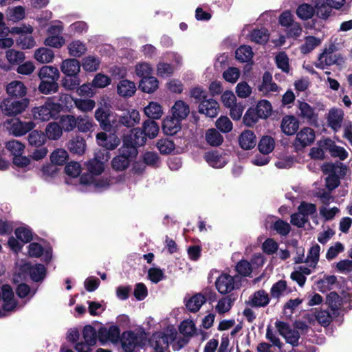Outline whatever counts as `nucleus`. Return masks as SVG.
<instances>
[{
    "label": "nucleus",
    "instance_id": "nucleus-17",
    "mask_svg": "<svg viewBox=\"0 0 352 352\" xmlns=\"http://www.w3.org/2000/svg\"><path fill=\"white\" fill-rule=\"evenodd\" d=\"M344 119V112L340 109H331L328 114V126L335 132L338 131Z\"/></svg>",
    "mask_w": 352,
    "mask_h": 352
},
{
    "label": "nucleus",
    "instance_id": "nucleus-55",
    "mask_svg": "<svg viewBox=\"0 0 352 352\" xmlns=\"http://www.w3.org/2000/svg\"><path fill=\"white\" fill-rule=\"evenodd\" d=\"M265 338L271 343L270 344L272 346H276L280 350H281L283 346V344L280 342L277 333L272 328L270 325L267 327Z\"/></svg>",
    "mask_w": 352,
    "mask_h": 352
},
{
    "label": "nucleus",
    "instance_id": "nucleus-6",
    "mask_svg": "<svg viewBox=\"0 0 352 352\" xmlns=\"http://www.w3.org/2000/svg\"><path fill=\"white\" fill-rule=\"evenodd\" d=\"M275 327L278 333L285 339L286 342L293 346L298 345L300 333L298 330L292 329L289 324L280 320L276 321Z\"/></svg>",
    "mask_w": 352,
    "mask_h": 352
},
{
    "label": "nucleus",
    "instance_id": "nucleus-20",
    "mask_svg": "<svg viewBox=\"0 0 352 352\" xmlns=\"http://www.w3.org/2000/svg\"><path fill=\"white\" fill-rule=\"evenodd\" d=\"M139 344L140 337L138 333L131 331L123 333L122 346L125 351L132 352Z\"/></svg>",
    "mask_w": 352,
    "mask_h": 352
},
{
    "label": "nucleus",
    "instance_id": "nucleus-37",
    "mask_svg": "<svg viewBox=\"0 0 352 352\" xmlns=\"http://www.w3.org/2000/svg\"><path fill=\"white\" fill-rule=\"evenodd\" d=\"M45 134L50 140H56L61 137L63 129L57 122H50L47 125Z\"/></svg>",
    "mask_w": 352,
    "mask_h": 352
},
{
    "label": "nucleus",
    "instance_id": "nucleus-53",
    "mask_svg": "<svg viewBox=\"0 0 352 352\" xmlns=\"http://www.w3.org/2000/svg\"><path fill=\"white\" fill-rule=\"evenodd\" d=\"M336 280L337 278L333 275L324 276L322 278L317 281V286L320 292H324L327 290H330Z\"/></svg>",
    "mask_w": 352,
    "mask_h": 352
},
{
    "label": "nucleus",
    "instance_id": "nucleus-34",
    "mask_svg": "<svg viewBox=\"0 0 352 352\" xmlns=\"http://www.w3.org/2000/svg\"><path fill=\"white\" fill-rule=\"evenodd\" d=\"M250 40L257 44H265L269 40L270 35L265 28L254 29L250 34Z\"/></svg>",
    "mask_w": 352,
    "mask_h": 352
},
{
    "label": "nucleus",
    "instance_id": "nucleus-52",
    "mask_svg": "<svg viewBox=\"0 0 352 352\" xmlns=\"http://www.w3.org/2000/svg\"><path fill=\"white\" fill-rule=\"evenodd\" d=\"M258 147L261 153L269 154L274 148V140L269 136L263 137L258 143Z\"/></svg>",
    "mask_w": 352,
    "mask_h": 352
},
{
    "label": "nucleus",
    "instance_id": "nucleus-2",
    "mask_svg": "<svg viewBox=\"0 0 352 352\" xmlns=\"http://www.w3.org/2000/svg\"><path fill=\"white\" fill-rule=\"evenodd\" d=\"M62 109L61 104L52 102V98H49L44 104L34 109L33 116L36 120L48 121L56 118Z\"/></svg>",
    "mask_w": 352,
    "mask_h": 352
},
{
    "label": "nucleus",
    "instance_id": "nucleus-23",
    "mask_svg": "<svg viewBox=\"0 0 352 352\" xmlns=\"http://www.w3.org/2000/svg\"><path fill=\"white\" fill-rule=\"evenodd\" d=\"M204 159L208 164L215 168H221L227 164V160L224 155L219 154L217 151L206 152Z\"/></svg>",
    "mask_w": 352,
    "mask_h": 352
},
{
    "label": "nucleus",
    "instance_id": "nucleus-57",
    "mask_svg": "<svg viewBox=\"0 0 352 352\" xmlns=\"http://www.w3.org/2000/svg\"><path fill=\"white\" fill-rule=\"evenodd\" d=\"M82 336L84 340L92 344H96L97 340V333L96 329L91 325H86L82 330Z\"/></svg>",
    "mask_w": 352,
    "mask_h": 352
},
{
    "label": "nucleus",
    "instance_id": "nucleus-63",
    "mask_svg": "<svg viewBox=\"0 0 352 352\" xmlns=\"http://www.w3.org/2000/svg\"><path fill=\"white\" fill-rule=\"evenodd\" d=\"M75 106L80 111L83 112L91 111L95 107V101L91 99H76Z\"/></svg>",
    "mask_w": 352,
    "mask_h": 352
},
{
    "label": "nucleus",
    "instance_id": "nucleus-30",
    "mask_svg": "<svg viewBox=\"0 0 352 352\" xmlns=\"http://www.w3.org/2000/svg\"><path fill=\"white\" fill-rule=\"evenodd\" d=\"M41 80L56 81L60 77L59 71L56 67L52 66H43L38 72Z\"/></svg>",
    "mask_w": 352,
    "mask_h": 352
},
{
    "label": "nucleus",
    "instance_id": "nucleus-3",
    "mask_svg": "<svg viewBox=\"0 0 352 352\" xmlns=\"http://www.w3.org/2000/svg\"><path fill=\"white\" fill-rule=\"evenodd\" d=\"M29 99L24 98L21 100L5 98L0 104L2 113L8 116H15L23 113L29 105Z\"/></svg>",
    "mask_w": 352,
    "mask_h": 352
},
{
    "label": "nucleus",
    "instance_id": "nucleus-60",
    "mask_svg": "<svg viewBox=\"0 0 352 352\" xmlns=\"http://www.w3.org/2000/svg\"><path fill=\"white\" fill-rule=\"evenodd\" d=\"M232 303L233 300L230 296L223 297L218 301L215 309L219 314H223L231 309Z\"/></svg>",
    "mask_w": 352,
    "mask_h": 352
},
{
    "label": "nucleus",
    "instance_id": "nucleus-61",
    "mask_svg": "<svg viewBox=\"0 0 352 352\" xmlns=\"http://www.w3.org/2000/svg\"><path fill=\"white\" fill-rule=\"evenodd\" d=\"M276 64L277 67L283 72L289 73V58L285 52H280L275 57Z\"/></svg>",
    "mask_w": 352,
    "mask_h": 352
},
{
    "label": "nucleus",
    "instance_id": "nucleus-43",
    "mask_svg": "<svg viewBox=\"0 0 352 352\" xmlns=\"http://www.w3.org/2000/svg\"><path fill=\"white\" fill-rule=\"evenodd\" d=\"M320 247L318 244L313 245L309 250L305 262L310 267H316L319 261Z\"/></svg>",
    "mask_w": 352,
    "mask_h": 352
},
{
    "label": "nucleus",
    "instance_id": "nucleus-28",
    "mask_svg": "<svg viewBox=\"0 0 352 352\" xmlns=\"http://www.w3.org/2000/svg\"><path fill=\"white\" fill-rule=\"evenodd\" d=\"M181 129L180 120L173 116L167 117L163 121L162 129L164 133L168 135L176 134Z\"/></svg>",
    "mask_w": 352,
    "mask_h": 352
},
{
    "label": "nucleus",
    "instance_id": "nucleus-47",
    "mask_svg": "<svg viewBox=\"0 0 352 352\" xmlns=\"http://www.w3.org/2000/svg\"><path fill=\"white\" fill-rule=\"evenodd\" d=\"M93 120L87 116H79L76 118V127L82 133L91 131L93 127Z\"/></svg>",
    "mask_w": 352,
    "mask_h": 352
},
{
    "label": "nucleus",
    "instance_id": "nucleus-19",
    "mask_svg": "<svg viewBox=\"0 0 352 352\" xmlns=\"http://www.w3.org/2000/svg\"><path fill=\"white\" fill-rule=\"evenodd\" d=\"M219 104L212 99L203 100L199 105V112L210 118H214L218 113Z\"/></svg>",
    "mask_w": 352,
    "mask_h": 352
},
{
    "label": "nucleus",
    "instance_id": "nucleus-14",
    "mask_svg": "<svg viewBox=\"0 0 352 352\" xmlns=\"http://www.w3.org/2000/svg\"><path fill=\"white\" fill-rule=\"evenodd\" d=\"M98 143L100 146L105 148V150H113L120 144V139L118 137L112 133L107 135L104 132H101L96 135Z\"/></svg>",
    "mask_w": 352,
    "mask_h": 352
},
{
    "label": "nucleus",
    "instance_id": "nucleus-7",
    "mask_svg": "<svg viewBox=\"0 0 352 352\" xmlns=\"http://www.w3.org/2000/svg\"><path fill=\"white\" fill-rule=\"evenodd\" d=\"M35 126L32 121L22 122L19 118L7 121V129L14 136L20 137L32 130Z\"/></svg>",
    "mask_w": 352,
    "mask_h": 352
},
{
    "label": "nucleus",
    "instance_id": "nucleus-50",
    "mask_svg": "<svg viewBox=\"0 0 352 352\" xmlns=\"http://www.w3.org/2000/svg\"><path fill=\"white\" fill-rule=\"evenodd\" d=\"M60 124L63 130L70 132L76 127V118L72 115H63L60 118Z\"/></svg>",
    "mask_w": 352,
    "mask_h": 352
},
{
    "label": "nucleus",
    "instance_id": "nucleus-62",
    "mask_svg": "<svg viewBox=\"0 0 352 352\" xmlns=\"http://www.w3.org/2000/svg\"><path fill=\"white\" fill-rule=\"evenodd\" d=\"M25 146L21 142L13 140L6 143V148L14 156L23 154Z\"/></svg>",
    "mask_w": 352,
    "mask_h": 352
},
{
    "label": "nucleus",
    "instance_id": "nucleus-46",
    "mask_svg": "<svg viewBox=\"0 0 352 352\" xmlns=\"http://www.w3.org/2000/svg\"><path fill=\"white\" fill-rule=\"evenodd\" d=\"M6 16L8 21L17 22L25 17V9L21 6L8 8Z\"/></svg>",
    "mask_w": 352,
    "mask_h": 352
},
{
    "label": "nucleus",
    "instance_id": "nucleus-41",
    "mask_svg": "<svg viewBox=\"0 0 352 352\" xmlns=\"http://www.w3.org/2000/svg\"><path fill=\"white\" fill-rule=\"evenodd\" d=\"M54 56L53 51L45 47L39 48L34 53L35 59L41 63H50Z\"/></svg>",
    "mask_w": 352,
    "mask_h": 352
},
{
    "label": "nucleus",
    "instance_id": "nucleus-21",
    "mask_svg": "<svg viewBox=\"0 0 352 352\" xmlns=\"http://www.w3.org/2000/svg\"><path fill=\"white\" fill-rule=\"evenodd\" d=\"M314 140V131L311 128L305 127L296 134V144L304 147L311 144Z\"/></svg>",
    "mask_w": 352,
    "mask_h": 352
},
{
    "label": "nucleus",
    "instance_id": "nucleus-39",
    "mask_svg": "<svg viewBox=\"0 0 352 352\" xmlns=\"http://www.w3.org/2000/svg\"><path fill=\"white\" fill-rule=\"evenodd\" d=\"M144 113L148 118L153 120H157L162 117L163 111L160 104L155 102H151L144 108Z\"/></svg>",
    "mask_w": 352,
    "mask_h": 352
},
{
    "label": "nucleus",
    "instance_id": "nucleus-5",
    "mask_svg": "<svg viewBox=\"0 0 352 352\" xmlns=\"http://www.w3.org/2000/svg\"><path fill=\"white\" fill-rule=\"evenodd\" d=\"M216 294L214 291L206 289L203 293L196 294L186 302V307L190 312L198 311L202 305L208 300L212 302L215 300Z\"/></svg>",
    "mask_w": 352,
    "mask_h": 352
},
{
    "label": "nucleus",
    "instance_id": "nucleus-59",
    "mask_svg": "<svg viewBox=\"0 0 352 352\" xmlns=\"http://www.w3.org/2000/svg\"><path fill=\"white\" fill-rule=\"evenodd\" d=\"M67 157V152L62 148L55 150L50 155L51 162L57 165H63Z\"/></svg>",
    "mask_w": 352,
    "mask_h": 352
},
{
    "label": "nucleus",
    "instance_id": "nucleus-42",
    "mask_svg": "<svg viewBox=\"0 0 352 352\" xmlns=\"http://www.w3.org/2000/svg\"><path fill=\"white\" fill-rule=\"evenodd\" d=\"M45 134L38 130H34L28 135V142L30 145L36 147H40L43 145L46 141Z\"/></svg>",
    "mask_w": 352,
    "mask_h": 352
},
{
    "label": "nucleus",
    "instance_id": "nucleus-31",
    "mask_svg": "<svg viewBox=\"0 0 352 352\" xmlns=\"http://www.w3.org/2000/svg\"><path fill=\"white\" fill-rule=\"evenodd\" d=\"M68 148L73 153L82 155L86 148L85 140L79 135H76L69 142Z\"/></svg>",
    "mask_w": 352,
    "mask_h": 352
},
{
    "label": "nucleus",
    "instance_id": "nucleus-1",
    "mask_svg": "<svg viewBox=\"0 0 352 352\" xmlns=\"http://www.w3.org/2000/svg\"><path fill=\"white\" fill-rule=\"evenodd\" d=\"M104 168L103 162L92 160L89 161L87 163V169L89 173L84 174L80 177V184L87 186L90 190H93L98 192L107 188L109 185L107 180L96 179L94 177V175L101 174Z\"/></svg>",
    "mask_w": 352,
    "mask_h": 352
},
{
    "label": "nucleus",
    "instance_id": "nucleus-18",
    "mask_svg": "<svg viewBox=\"0 0 352 352\" xmlns=\"http://www.w3.org/2000/svg\"><path fill=\"white\" fill-rule=\"evenodd\" d=\"M298 109L300 111V116L306 120L311 124H316L318 120V113L316 109L311 107L305 102H299Z\"/></svg>",
    "mask_w": 352,
    "mask_h": 352
},
{
    "label": "nucleus",
    "instance_id": "nucleus-16",
    "mask_svg": "<svg viewBox=\"0 0 352 352\" xmlns=\"http://www.w3.org/2000/svg\"><path fill=\"white\" fill-rule=\"evenodd\" d=\"M150 342L155 352H164L168 347V336L164 332H156L153 334Z\"/></svg>",
    "mask_w": 352,
    "mask_h": 352
},
{
    "label": "nucleus",
    "instance_id": "nucleus-29",
    "mask_svg": "<svg viewBox=\"0 0 352 352\" xmlns=\"http://www.w3.org/2000/svg\"><path fill=\"white\" fill-rule=\"evenodd\" d=\"M136 87L133 82L128 80H122L118 84V94L122 97H131L135 92Z\"/></svg>",
    "mask_w": 352,
    "mask_h": 352
},
{
    "label": "nucleus",
    "instance_id": "nucleus-40",
    "mask_svg": "<svg viewBox=\"0 0 352 352\" xmlns=\"http://www.w3.org/2000/svg\"><path fill=\"white\" fill-rule=\"evenodd\" d=\"M252 47L248 45H242L235 52L236 58L241 63L250 61L253 56Z\"/></svg>",
    "mask_w": 352,
    "mask_h": 352
},
{
    "label": "nucleus",
    "instance_id": "nucleus-27",
    "mask_svg": "<svg viewBox=\"0 0 352 352\" xmlns=\"http://www.w3.org/2000/svg\"><path fill=\"white\" fill-rule=\"evenodd\" d=\"M281 129L285 134L294 135L298 129V121L293 116H286L282 120Z\"/></svg>",
    "mask_w": 352,
    "mask_h": 352
},
{
    "label": "nucleus",
    "instance_id": "nucleus-51",
    "mask_svg": "<svg viewBox=\"0 0 352 352\" xmlns=\"http://www.w3.org/2000/svg\"><path fill=\"white\" fill-rule=\"evenodd\" d=\"M223 140L222 135L215 129H210L206 133V140L211 146H219Z\"/></svg>",
    "mask_w": 352,
    "mask_h": 352
},
{
    "label": "nucleus",
    "instance_id": "nucleus-35",
    "mask_svg": "<svg viewBox=\"0 0 352 352\" xmlns=\"http://www.w3.org/2000/svg\"><path fill=\"white\" fill-rule=\"evenodd\" d=\"M139 87L144 92L153 93L158 87V80L153 76L144 77L140 80Z\"/></svg>",
    "mask_w": 352,
    "mask_h": 352
},
{
    "label": "nucleus",
    "instance_id": "nucleus-13",
    "mask_svg": "<svg viewBox=\"0 0 352 352\" xmlns=\"http://www.w3.org/2000/svg\"><path fill=\"white\" fill-rule=\"evenodd\" d=\"M269 294L263 289L255 292L247 301V304L252 307H265L270 303Z\"/></svg>",
    "mask_w": 352,
    "mask_h": 352
},
{
    "label": "nucleus",
    "instance_id": "nucleus-12",
    "mask_svg": "<svg viewBox=\"0 0 352 352\" xmlns=\"http://www.w3.org/2000/svg\"><path fill=\"white\" fill-rule=\"evenodd\" d=\"M215 285L217 291L222 294L230 293L236 286L234 277L228 274H221L216 280Z\"/></svg>",
    "mask_w": 352,
    "mask_h": 352
},
{
    "label": "nucleus",
    "instance_id": "nucleus-24",
    "mask_svg": "<svg viewBox=\"0 0 352 352\" xmlns=\"http://www.w3.org/2000/svg\"><path fill=\"white\" fill-rule=\"evenodd\" d=\"M124 139L126 142H129L135 147L143 146L147 140L144 131L140 128L132 129L130 134L125 136Z\"/></svg>",
    "mask_w": 352,
    "mask_h": 352
},
{
    "label": "nucleus",
    "instance_id": "nucleus-32",
    "mask_svg": "<svg viewBox=\"0 0 352 352\" xmlns=\"http://www.w3.org/2000/svg\"><path fill=\"white\" fill-rule=\"evenodd\" d=\"M173 116L182 120L189 114L188 105L182 100L176 101L172 108Z\"/></svg>",
    "mask_w": 352,
    "mask_h": 352
},
{
    "label": "nucleus",
    "instance_id": "nucleus-45",
    "mask_svg": "<svg viewBox=\"0 0 352 352\" xmlns=\"http://www.w3.org/2000/svg\"><path fill=\"white\" fill-rule=\"evenodd\" d=\"M146 138H154L157 136L159 131V126L155 121L147 120L144 122L142 129Z\"/></svg>",
    "mask_w": 352,
    "mask_h": 352
},
{
    "label": "nucleus",
    "instance_id": "nucleus-36",
    "mask_svg": "<svg viewBox=\"0 0 352 352\" xmlns=\"http://www.w3.org/2000/svg\"><path fill=\"white\" fill-rule=\"evenodd\" d=\"M289 291L285 280H280L275 283L270 289V294L272 298L278 299L281 296L287 294Z\"/></svg>",
    "mask_w": 352,
    "mask_h": 352
},
{
    "label": "nucleus",
    "instance_id": "nucleus-58",
    "mask_svg": "<svg viewBox=\"0 0 352 352\" xmlns=\"http://www.w3.org/2000/svg\"><path fill=\"white\" fill-rule=\"evenodd\" d=\"M315 12L314 8L307 3L299 6L296 10L298 16L303 20L311 18Z\"/></svg>",
    "mask_w": 352,
    "mask_h": 352
},
{
    "label": "nucleus",
    "instance_id": "nucleus-64",
    "mask_svg": "<svg viewBox=\"0 0 352 352\" xmlns=\"http://www.w3.org/2000/svg\"><path fill=\"white\" fill-rule=\"evenodd\" d=\"M16 43L22 49H30L35 45V40L32 34H21L16 39Z\"/></svg>",
    "mask_w": 352,
    "mask_h": 352
},
{
    "label": "nucleus",
    "instance_id": "nucleus-49",
    "mask_svg": "<svg viewBox=\"0 0 352 352\" xmlns=\"http://www.w3.org/2000/svg\"><path fill=\"white\" fill-rule=\"evenodd\" d=\"M254 109L256 111L261 118H267L271 115L272 107L269 101L262 100L257 103Z\"/></svg>",
    "mask_w": 352,
    "mask_h": 352
},
{
    "label": "nucleus",
    "instance_id": "nucleus-4",
    "mask_svg": "<svg viewBox=\"0 0 352 352\" xmlns=\"http://www.w3.org/2000/svg\"><path fill=\"white\" fill-rule=\"evenodd\" d=\"M335 46L331 45L320 54L318 61L315 63L317 68L324 69L328 66L333 65H340L344 63V58L342 55L339 53H335Z\"/></svg>",
    "mask_w": 352,
    "mask_h": 352
},
{
    "label": "nucleus",
    "instance_id": "nucleus-38",
    "mask_svg": "<svg viewBox=\"0 0 352 352\" xmlns=\"http://www.w3.org/2000/svg\"><path fill=\"white\" fill-rule=\"evenodd\" d=\"M321 43V40L313 36H306L305 38V43L302 44L300 49V52L307 54L310 53L316 47L319 46Z\"/></svg>",
    "mask_w": 352,
    "mask_h": 352
},
{
    "label": "nucleus",
    "instance_id": "nucleus-10",
    "mask_svg": "<svg viewBox=\"0 0 352 352\" xmlns=\"http://www.w3.org/2000/svg\"><path fill=\"white\" fill-rule=\"evenodd\" d=\"M321 170L324 175H331L344 178L347 172V166L341 162H327L321 166Z\"/></svg>",
    "mask_w": 352,
    "mask_h": 352
},
{
    "label": "nucleus",
    "instance_id": "nucleus-22",
    "mask_svg": "<svg viewBox=\"0 0 352 352\" xmlns=\"http://www.w3.org/2000/svg\"><path fill=\"white\" fill-rule=\"evenodd\" d=\"M80 62L75 58H69L62 62L61 72L67 76H77L80 72Z\"/></svg>",
    "mask_w": 352,
    "mask_h": 352
},
{
    "label": "nucleus",
    "instance_id": "nucleus-25",
    "mask_svg": "<svg viewBox=\"0 0 352 352\" xmlns=\"http://www.w3.org/2000/svg\"><path fill=\"white\" fill-rule=\"evenodd\" d=\"M6 91L12 98H23L26 95L27 89L22 82L14 80L7 85Z\"/></svg>",
    "mask_w": 352,
    "mask_h": 352
},
{
    "label": "nucleus",
    "instance_id": "nucleus-26",
    "mask_svg": "<svg viewBox=\"0 0 352 352\" xmlns=\"http://www.w3.org/2000/svg\"><path fill=\"white\" fill-rule=\"evenodd\" d=\"M239 142L243 149L250 150L256 146V138L253 131L245 130L240 135Z\"/></svg>",
    "mask_w": 352,
    "mask_h": 352
},
{
    "label": "nucleus",
    "instance_id": "nucleus-8",
    "mask_svg": "<svg viewBox=\"0 0 352 352\" xmlns=\"http://www.w3.org/2000/svg\"><path fill=\"white\" fill-rule=\"evenodd\" d=\"M95 118L105 131H111L116 124L117 114L102 107L95 111Z\"/></svg>",
    "mask_w": 352,
    "mask_h": 352
},
{
    "label": "nucleus",
    "instance_id": "nucleus-33",
    "mask_svg": "<svg viewBox=\"0 0 352 352\" xmlns=\"http://www.w3.org/2000/svg\"><path fill=\"white\" fill-rule=\"evenodd\" d=\"M278 90V85L272 82V75L269 72H265L263 76L262 83L259 86V91L267 94L269 92H276Z\"/></svg>",
    "mask_w": 352,
    "mask_h": 352
},
{
    "label": "nucleus",
    "instance_id": "nucleus-15",
    "mask_svg": "<svg viewBox=\"0 0 352 352\" xmlns=\"http://www.w3.org/2000/svg\"><path fill=\"white\" fill-rule=\"evenodd\" d=\"M98 336L102 342L110 341L113 343H117L120 340V331L118 326L111 325L109 328H100Z\"/></svg>",
    "mask_w": 352,
    "mask_h": 352
},
{
    "label": "nucleus",
    "instance_id": "nucleus-48",
    "mask_svg": "<svg viewBox=\"0 0 352 352\" xmlns=\"http://www.w3.org/2000/svg\"><path fill=\"white\" fill-rule=\"evenodd\" d=\"M30 276L31 278L36 282L44 279L46 273V269L43 264H36L30 267Z\"/></svg>",
    "mask_w": 352,
    "mask_h": 352
},
{
    "label": "nucleus",
    "instance_id": "nucleus-44",
    "mask_svg": "<svg viewBox=\"0 0 352 352\" xmlns=\"http://www.w3.org/2000/svg\"><path fill=\"white\" fill-rule=\"evenodd\" d=\"M67 48L69 54L74 57H80L87 51L85 45L78 40L70 43Z\"/></svg>",
    "mask_w": 352,
    "mask_h": 352
},
{
    "label": "nucleus",
    "instance_id": "nucleus-56",
    "mask_svg": "<svg viewBox=\"0 0 352 352\" xmlns=\"http://www.w3.org/2000/svg\"><path fill=\"white\" fill-rule=\"evenodd\" d=\"M14 233L16 238L23 243H28L32 239V230L28 227H19L15 230Z\"/></svg>",
    "mask_w": 352,
    "mask_h": 352
},
{
    "label": "nucleus",
    "instance_id": "nucleus-9",
    "mask_svg": "<svg viewBox=\"0 0 352 352\" xmlns=\"http://www.w3.org/2000/svg\"><path fill=\"white\" fill-rule=\"evenodd\" d=\"M320 146L328 151L332 157L338 158L340 161H344L349 157V153L344 147L337 145L329 138L322 142Z\"/></svg>",
    "mask_w": 352,
    "mask_h": 352
},
{
    "label": "nucleus",
    "instance_id": "nucleus-54",
    "mask_svg": "<svg viewBox=\"0 0 352 352\" xmlns=\"http://www.w3.org/2000/svg\"><path fill=\"white\" fill-rule=\"evenodd\" d=\"M58 89V85L56 81L52 80H41L38 90L43 94H50L56 92Z\"/></svg>",
    "mask_w": 352,
    "mask_h": 352
},
{
    "label": "nucleus",
    "instance_id": "nucleus-11",
    "mask_svg": "<svg viewBox=\"0 0 352 352\" xmlns=\"http://www.w3.org/2000/svg\"><path fill=\"white\" fill-rule=\"evenodd\" d=\"M140 120V115L138 111L131 109L128 111L127 113L124 116L117 115L116 124L113 125V129L118 128L120 126H125L126 127H133Z\"/></svg>",
    "mask_w": 352,
    "mask_h": 352
}]
</instances>
